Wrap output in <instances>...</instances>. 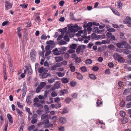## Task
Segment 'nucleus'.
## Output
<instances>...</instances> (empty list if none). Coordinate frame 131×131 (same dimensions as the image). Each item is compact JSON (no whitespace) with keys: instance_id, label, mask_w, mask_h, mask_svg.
<instances>
[{"instance_id":"nucleus-10","label":"nucleus","mask_w":131,"mask_h":131,"mask_svg":"<svg viewBox=\"0 0 131 131\" xmlns=\"http://www.w3.org/2000/svg\"><path fill=\"white\" fill-rule=\"evenodd\" d=\"M69 29L71 30L70 31L71 32H75L78 30V29L75 28L74 26H71L69 27Z\"/></svg>"},{"instance_id":"nucleus-3","label":"nucleus","mask_w":131,"mask_h":131,"mask_svg":"<svg viewBox=\"0 0 131 131\" xmlns=\"http://www.w3.org/2000/svg\"><path fill=\"white\" fill-rule=\"evenodd\" d=\"M114 55L116 57L118 58L117 60L118 62L120 63H123L125 62V59L122 57H120V55L119 54L115 53Z\"/></svg>"},{"instance_id":"nucleus-64","label":"nucleus","mask_w":131,"mask_h":131,"mask_svg":"<svg viewBox=\"0 0 131 131\" xmlns=\"http://www.w3.org/2000/svg\"><path fill=\"white\" fill-rule=\"evenodd\" d=\"M50 46L49 45H47L45 48V50L46 51L49 50L50 49Z\"/></svg>"},{"instance_id":"nucleus-33","label":"nucleus","mask_w":131,"mask_h":131,"mask_svg":"<svg viewBox=\"0 0 131 131\" xmlns=\"http://www.w3.org/2000/svg\"><path fill=\"white\" fill-rule=\"evenodd\" d=\"M16 111L17 113L18 114H19V116H22V112L20 111V110L18 109V108H17L16 109Z\"/></svg>"},{"instance_id":"nucleus-48","label":"nucleus","mask_w":131,"mask_h":131,"mask_svg":"<svg viewBox=\"0 0 131 131\" xmlns=\"http://www.w3.org/2000/svg\"><path fill=\"white\" fill-rule=\"evenodd\" d=\"M115 29L113 28H111L108 29L107 30L108 31L110 32H114L115 31Z\"/></svg>"},{"instance_id":"nucleus-31","label":"nucleus","mask_w":131,"mask_h":131,"mask_svg":"<svg viewBox=\"0 0 131 131\" xmlns=\"http://www.w3.org/2000/svg\"><path fill=\"white\" fill-rule=\"evenodd\" d=\"M55 79L53 78H51L48 80V82L49 83H52L54 82L55 81Z\"/></svg>"},{"instance_id":"nucleus-11","label":"nucleus","mask_w":131,"mask_h":131,"mask_svg":"<svg viewBox=\"0 0 131 131\" xmlns=\"http://www.w3.org/2000/svg\"><path fill=\"white\" fill-rule=\"evenodd\" d=\"M82 47L83 48H84L85 46H80L78 47L76 50L77 52L78 53H80Z\"/></svg>"},{"instance_id":"nucleus-35","label":"nucleus","mask_w":131,"mask_h":131,"mask_svg":"<svg viewBox=\"0 0 131 131\" xmlns=\"http://www.w3.org/2000/svg\"><path fill=\"white\" fill-rule=\"evenodd\" d=\"M49 76V74L47 73H45L43 74L42 76V78H45Z\"/></svg>"},{"instance_id":"nucleus-36","label":"nucleus","mask_w":131,"mask_h":131,"mask_svg":"<svg viewBox=\"0 0 131 131\" xmlns=\"http://www.w3.org/2000/svg\"><path fill=\"white\" fill-rule=\"evenodd\" d=\"M47 37V36H46L44 34H43L41 37L40 38L41 40H46Z\"/></svg>"},{"instance_id":"nucleus-37","label":"nucleus","mask_w":131,"mask_h":131,"mask_svg":"<svg viewBox=\"0 0 131 131\" xmlns=\"http://www.w3.org/2000/svg\"><path fill=\"white\" fill-rule=\"evenodd\" d=\"M17 104L19 108H22L23 107V105H21V103L20 102H17Z\"/></svg>"},{"instance_id":"nucleus-20","label":"nucleus","mask_w":131,"mask_h":131,"mask_svg":"<svg viewBox=\"0 0 131 131\" xmlns=\"http://www.w3.org/2000/svg\"><path fill=\"white\" fill-rule=\"evenodd\" d=\"M123 52L126 54H127L131 53V51L126 49H123Z\"/></svg>"},{"instance_id":"nucleus-56","label":"nucleus","mask_w":131,"mask_h":131,"mask_svg":"<svg viewBox=\"0 0 131 131\" xmlns=\"http://www.w3.org/2000/svg\"><path fill=\"white\" fill-rule=\"evenodd\" d=\"M61 107L60 103H58L57 104H56V108H60Z\"/></svg>"},{"instance_id":"nucleus-44","label":"nucleus","mask_w":131,"mask_h":131,"mask_svg":"<svg viewBox=\"0 0 131 131\" xmlns=\"http://www.w3.org/2000/svg\"><path fill=\"white\" fill-rule=\"evenodd\" d=\"M81 69L82 71L84 72H85L87 71L86 68L84 66L81 68Z\"/></svg>"},{"instance_id":"nucleus-14","label":"nucleus","mask_w":131,"mask_h":131,"mask_svg":"<svg viewBox=\"0 0 131 131\" xmlns=\"http://www.w3.org/2000/svg\"><path fill=\"white\" fill-rule=\"evenodd\" d=\"M118 8L119 9H121L123 6V3L121 1H119L117 2Z\"/></svg>"},{"instance_id":"nucleus-58","label":"nucleus","mask_w":131,"mask_h":131,"mask_svg":"<svg viewBox=\"0 0 131 131\" xmlns=\"http://www.w3.org/2000/svg\"><path fill=\"white\" fill-rule=\"evenodd\" d=\"M106 36L109 38H110L111 37L112 35V34L111 32H107V33Z\"/></svg>"},{"instance_id":"nucleus-34","label":"nucleus","mask_w":131,"mask_h":131,"mask_svg":"<svg viewBox=\"0 0 131 131\" xmlns=\"http://www.w3.org/2000/svg\"><path fill=\"white\" fill-rule=\"evenodd\" d=\"M112 10L113 13L117 15L119 14V13L116 10L113 9H112Z\"/></svg>"},{"instance_id":"nucleus-2","label":"nucleus","mask_w":131,"mask_h":131,"mask_svg":"<svg viewBox=\"0 0 131 131\" xmlns=\"http://www.w3.org/2000/svg\"><path fill=\"white\" fill-rule=\"evenodd\" d=\"M36 52L35 50L32 49L30 52V57L32 61H34L35 60L36 56Z\"/></svg>"},{"instance_id":"nucleus-13","label":"nucleus","mask_w":131,"mask_h":131,"mask_svg":"<svg viewBox=\"0 0 131 131\" xmlns=\"http://www.w3.org/2000/svg\"><path fill=\"white\" fill-rule=\"evenodd\" d=\"M60 122L61 123L64 124L66 121V119L64 117H60L59 119Z\"/></svg>"},{"instance_id":"nucleus-29","label":"nucleus","mask_w":131,"mask_h":131,"mask_svg":"<svg viewBox=\"0 0 131 131\" xmlns=\"http://www.w3.org/2000/svg\"><path fill=\"white\" fill-rule=\"evenodd\" d=\"M67 44V42L64 40H61L59 42V44L60 45H66Z\"/></svg>"},{"instance_id":"nucleus-24","label":"nucleus","mask_w":131,"mask_h":131,"mask_svg":"<svg viewBox=\"0 0 131 131\" xmlns=\"http://www.w3.org/2000/svg\"><path fill=\"white\" fill-rule=\"evenodd\" d=\"M89 77L91 79H95L96 77V76L93 74H90L89 75Z\"/></svg>"},{"instance_id":"nucleus-27","label":"nucleus","mask_w":131,"mask_h":131,"mask_svg":"<svg viewBox=\"0 0 131 131\" xmlns=\"http://www.w3.org/2000/svg\"><path fill=\"white\" fill-rule=\"evenodd\" d=\"M108 47L110 50H113L115 49L114 46L112 45H108Z\"/></svg>"},{"instance_id":"nucleus-47","label":"nucleus","mask_w":131,"mask_h":131,"mask_svg":"<svg viewBox=\"0 0 131 131\" xmlns=\"http://www.w3.org/2000/svg\"><path fill=\"white\" fill-rule=\"evenodd\" d=\"M9 23L8 21H5L2 24V25L3 26H4Z\"/></svg>"},{"instance_id":"nucleus-63","label":"nucleus","mask_w":131,"mask_h":131,"mask_svg":"<svg viewBox=\"0 0 131 131\" xmlns=\"http://www.w3.org/2000/svg\"><path fill=\"white\" fill-rule=\"evenodd\" d=\"M44 121H45V122H44V124L45 125H46L49 124V121L48 119H46V120H44Z\"/></svg>"},{"instance_id":"nucleus-46","label":"nucleus","mask_w":131,"mask_h":131,"mask_svg":"<svg viewBox=\"0 0 131 131\" xmlns=\"http://www.w3.org/2000/svg\"><path fill=\"white\" fill-rule=\"evenodd\" d=\"M45 110L46 111H48L49 110V108L47 105H45L44 106Z\"/></svg>"},{"instance_id":"nucleus-49","label":"nucleus","mask_w":131,"mask_h":131,"mask_svg":"<svg viewBox=\"0 0 131 131\" xmlns=\"http://www.w3.org/2000/svg\"><path fill=\"white\" fill-rule=\"evenodd\" d=\"M54 42V41L52 40H49L47 41L46 43L49 45H52Z\"/></svg>"},{"instance_id":"nucleus-45","label":"nucleus","mask_w":131,"mask_h":131,"mask_svg":"<svg viewBox=\"0 0 131 131\" xmlns=\"http://www.w3.org/2000/svg\"><path fill=\"white\" fill-rule=\"evenodd\" d=\"M51 95L52 97H55L57 96V94L56 93L55 91H53L51 94Z\"/></svg>"},{"instance_id":"nucleus-22","label":"nucleus","mask_w":131,"mask_h":131,"mask_svg":"<svg viewBox=\"0 0 131 131\" xmlns=\"http://www.w3.org/2000/svg\"><path fill=\"white\" fill-rule=\"evenodd\" d=\"M34 105L36 107H37L40 108H41L43 107V105L41 104H39V103H35L34 104Z\"/></svg>"},{"instance_id":"nucleus-28","label":"nucleus","mask_w":131,"mask_h":131,"mask_svg":"<svg viewBox=\"0 0 131 131\" xmlns=\"http://www.w3.org/2000/svg\"><path fill=\"white\" fill-rule=\"evenodd\" d=\"M35 20L37 22L39 23L40 22L41 20L39 16H37L36 18L35 19Z\"/></svg>"},{"instance_id":"nucleus-6","label":"nucleus","mask_w":131,"mask_h":131,"mask_svg":"<svg viewBox=\"0 0 131 131\" xmlns=\"http://www.w3.org/2000/svg\"><path fill=\"white\" fill-rule=\"evenodd\" d=\"M49 118H51L50 116L47 114H43L41 115V120L46 119H49Z\"/></svg>"},{"instance_id":"nucleus-43","label":"nucleus","mask_w":131,"mask_h":131,"mask_svg":"<svg viewBox=\"0 0 131 131\" xmlns=\"http://www.w3.org/2000/svg\"><path fill=\"white\" fill-rule=\"evenodd\" d=\"M64 39L66 41L68 42L69 41V37L67 35H65L64 37Z\"/></svg>"},{"instance_id":"nucleus-26","label":"nucleus","mask_w":131,"mask_h":131,"mask_svg":"<svg viewBox=\"0 0 131 131\" xmlns=\"http://www.w3.org/2000/svg\"><path fill=\"white\" fill-rule=\"evenodd\" d=\"M119 114L120 115L123 117L125 116L126 113L125 112L123 111H120Z\"/></svg>"},{"instance_id":"nucleus-54","label":"nucleus","mask_w":131,"mask_h":131,"mask_svg":"<svg viewBox=\"0 0 131 131\" xmlns=\"http://www.w3.org/2000/svg\"><path fill=\"white\" fill-rule=\"evenodd\" d=\"M108 66L110 68H112L114 66V64L112 62H110L108 64Z\"/></svg>"},{"instance_id":"nucleus-39","label":"nucleus","mask_w":131,"mask_h":131,"mask_svg":"<svg viewBox=\"0 0 131 131\" xmlns=\"http://www.w3.org/2000/svg\"><path fill=\"white\" fill-rule=\"evenodd\" d=\"M35 127L34 125H32L29 126L28 128V129L30 131L33 130L34 128Z\"/></svg>"},{"instance_id":"nucleus-55","label":"nucleus","mask_w":131,"mask_h":131,"mask_svg":"<svg viewBox=\"0 0 131 131\" xmlns=\"http://www.w3.org/2000/svg\"><path fill=\"white\" fill-rule=\"evenodd\" d=\"M51 52V50H48L47 51L46 53L45 54V56L46 57L47 56L49 55Z\"/></svg>"},{"instance_id":"nucleus-7","label":"nucleus","mask_w":131,"mask_h":131,"mask_svg":"<svg viewBox=\"0 0 131 131\" xmlns=\"http://www.w3.org/2000/svg\"><path fill=\"white\" fill-rule=\"evenodd\" d=\"M131 22V18L127 16L125 19L124 20V23L125 24H129Z\"/></svg>"},{"instance_id":"nucleus-1","label":"nucleus","mask_w":131,"mask_h":131,"mask_svg":"<svg viewBox=\"0 0 131 131\" xmlns=\"http://www.w3.org/2000/svg\"><path fill=\"white\" fill-rule=\"evenodd\" d=\"M46 83L44 82H41L36 89V92L37 93L39 92L41 89L46 85Z\"/></svg>"},{"instance_id":"nucleus-15","label":"nucleus","mask_w":131,"mask_h":131,"mask_svg":"<svg viewBox=\"0 0 131 131\" xmlns=\"http://www.w3.org/2000/svg\"><path fill=\"white\" fill-rule=\"evenodd\" d=\"M55 60L57 62H59L63 60V58L60 56H58L55 57Z\"/></svg>"},{"instance_id":"nucleus-21","label":"nucleus","mask_w":131,"mask_h":131,"mask_svg":"<svg viewBox=\"0 0 131 131\" xmlns=\"http://www.w3.org/2000/svg\"><path fill=\"white\" fill-rule=\"evenodd\" d=\"M7 116L9 122L11 123H12L13 122V119L11 115L10 114H8L7 115Z\"/></svg>"},{"instance_id":"nucleus-57","label":"nucleus","mask_w":131,"mask_h":131,"mask_svg":"<svg viewBox=\"0 0 131 131\" xmlns=\"http://www.w3.org/2000/svg\"><path fill=\"white\" fill-rule=\"evenodd\" d=\"M48 93V92L47 91H45L44 92V95L43 96L45 99L47 97V94Z\"/></svg>"},{"instance_id":"nucleus-62","label":"nucleus","mask_w":131,"mask_h":131,"mask_svg":"<svg viewBox=\"0 0 131 131\" xmlns=\"http://www.w3.org/2000/svg\"><path fill=\"white\" fill-rule=\"evenodd\" d=\"M32 73V71L31 68L28 69V73L29 74H31Z\"/></svg>"},{"instance_id":"nucleus-4","label":"nucleus","mask_w":131,"mask_h":131,"mask_svg":"<svg viewBox=\"0 0 131 131\" xmlns=\"http://www.w3.org/2000/svg\"><path fill=\"white\" fill-rule=\"evenodd\" d=\"M5 7L6 8V10H8L12 8L13 4L12 3H10L7 1H6L5 2Z\"/></svg>"},{"instance_id":"nucleus-16","label":"nucleus","mask_w":131,"mask_h":131,"mask_svg":"<svg viewBox=\"0 0 131 131\" xmlns=\"http://www.w3.org/2000/svg\"><path fill=\"white\" fill-rule=\"evenodd\" d=\"M61 81L64 83H68L69 81V80L67 78H63L61 79Z\"/></svg>"},{"instance_id":"nucleus-32","label":"nucleus","mask_w":131,"mask_h":131,"mask_svg":"<svg viewBox=\"0 0 131 131\" xmlns=\"http://www.w3.org/2000/svg\"><path fill=\"white\" fill-rule=\"evenodd\" d=\"M60 85V83L58 81L57 82L54 84V86L57 89L59 87Z\"/></svg>"},{"instance_id":"nucleus-8","label":"nucleus","mask_w":131,"mask_h":131,"mask_svg":"<svg viewBox=\"0 0 131 131\" xmlns=\"http://www.w3.org/2000/svg\"><path fill=\"white\" fill-rule=\"evenodd\" d=\"M69 67L70 68L71 71L72 72H74L75 70V67L74 66L73 64L71 63L69 65Z\"/></svg>"},{"instance_id":"nucleus-30","label":"nucleus","mask_w":131,"mask_h":131,"mask_svg":"<svg viewBox=\"0 0 131 131\" xmlns=\"http://www.w3.org/2000/svg\"><path fill=\"white\" fill-rule=\"evenodd\" d=\"M77 45L76 44H72L70 45V48L73 49H75L77 47Z\"/></svg>"},{"instance_id":"nucleus-5","label":"nucleus","mask_w":131,"mask_h":131,"mask_svg":"<svg viewBox=\"0 0 131 131\" xmlns=\"http://www.w3.org/2000/svg\"><path fill=\"white\" fill-rule=\"evenodd\" d=\"M12 61L11 59H8V64H9V67L10 69V71L12 72H13L14 69L13 68V66L12 64Z\"/></svg>"},{"instance_id":"nucleus-23","label":"nucleus","mask_w":131,"mask_h":131,"mask_svg":"<svg viewBox=\"0 0 131 131\" xmlns=\"http://www.w3.org/2000/svg\"><path fill=\"white\" fill-rule=\"evenodd\" d=\"M65 73L59 72H58L57 73V74L59 77H62L64 75Z\"/></svg>"},{"instance_id":"nucleus-53","label":"nucleus","mask_w":131,"mask_h":131,"mask_svg":"<svg viewBox=\"0 0 131 131\" xmlns=\"http://www.w3.org/2000/svg\"><path fill=\"white\" fill-rule=\"evenodd\" d=\"M28 5V4H21L20 5V6H21L22 8H27Z\"/></svg>"},{"instance_id":"nucleus-18","label":"nucleus","mask_w":131,"mask_h":131,"mask_svg":"<svg viewBox=\"0 0 131 131\" xmlns=\"http://www.w3.org/2000/svg\"><path fill=\"white\" fill-rule=\"evenodd\" d=\"M76 73L77 74V77L78 79L79 80H82L83 78V76L80 73L77 72H76Z\"/></svg>"},{"instance_id":"nucleus-61","label":"nucleus","mask_w":131,"mask_h":131,"mask_svg":"<svg viewBox=\"0 0 131 131\" xmlns=\"http://www.w3.org/2000/svg\"><path fill=\"white\" fill-rule=\"evenodd\" d=\"M70 84L73 87L76 85V83L75 82H72L70 83Z\"/></svg>"},{"instance_id":"nucleus-9","label":"nucleus","mask_w":131,"mask_h":131,"mask_svg":"<svg viewBox=\"0 0 131 131\" xmlns=\"http://www.w3.org/2000/svg\"><path fill=\"white\" fill-rule=\"evenodd\" d=\"M6 66H4L3 68V73H4V78L5 80H6L7 78V77L6 75Z\"/></svg>"},{"instance_id":"nucleus-51","label":"nucleus","mask_w":131,"mask_h":131,"mask_svg":"<svg viewBox=\"0 0 131 131\" xmlns=\"http://www.w3.org/2000/svg\"><path fill=\"white\" fill-rule=\"evenodd\" d=\"M63 37V35L62 34L60 35L57 38V40L58 41L61 39Z\"/></svg>"},{"instance_id":"nucleus-38","label":"nucleus","mask_w":131,"mask_h":131,"mask_svg":"<svg viewBox=\"0 0 131 131\" xmlns=\"http://www.w3.org/2000/svg\"><path fill=\"white\" fill-rule=\"evenodd\" d=\"M83 32V30H81L79 31L78 33L76 34V35L77 36H81V34H82Z\"/></svg>"},{"instance_id":"nucleus-59","label":"nucleus","mask_w":131,"mask_h":131,"mask_svg":"<svg viewBox=\"0 0 131 131\" xmlns=\"http://www.w3.org/2000/svg\"><path fill=\"white\" fill-rule=\"evenodd\" d=\"M61 53V52L59 51H58L54 52L53 54L55 55H60Z\"/></svg>"},{"instance_id":"nucleus-17","label":"nucleus","mask_w":131,"mask_h":131,"mask_svg":"<svg viewBox=\"0 0 131 131\" xmlns=\"http://www.w3.org/2000/svg\"><path fill=\"white\" fill-rule=\"evenodd\" d=\"M68 92V91L67 89H63L61 90L60 92V94L62 95H63L65 94H66Z\"/></svg>"},{"instance_id":"nucleus-60","label":"nucleus","mask_w":131,"mask_h":131,"mask_svg":"<svg viewBox=\"0 0 131 131\" xmlns=\"http://www.w3.org/2000/svg\"><path fill=\"white\" fill-rule=\"evenodd\" d=\"M37 122V120L36 119L34 118L31 120V123L33 124H34L36 123Z\"/></svg>"},{"instance_id":"nucleus-12","label":"nucleus","mask_w":131,"mask_h":131,"mask_svg":"<svg viewBox=\"0 0 131 131\" xmlns=\"http://www.w3.org/2000/svg\"><path fill=\"white\" fill-rule=\"evenodd\" d=\"M26 101L27 104L29 105H30L31 103V99L30 96L28 95L27 96L26 99Z\"/></svg>"},{"instance_id":"nucleus-40","label":"nucleus","mask_w":131,"mask_h":131,"mask_svg":"<svg viewBox=\"0 0 131 131\" xmlns=\"http://www.w3.org/2000/svg\"><path fill=\"white\" fill-rule=\"evenodd\" d=\"M60 101V99L59 97H57L54 98V102H55L59 103Z\"/></svg>"},{"instance_id":"nucleus-42","label":"nucleus","mask_w":131,"mask_h":131,"mask_svg":"<svg viewBox=\"0 0 131 131\" xmlns=\"http://www.w3.org/2000/svg\"><path fill=\"white\" fill-rule=\"evenodd\" d=\"M57 67L55 64L52 66L51 68V70H55L57 69Z\"/></svg>"},{"instance_id":"nucleus-25","label":"nucleus","mask_w":131,"mask_h":131,"mask_svg":"<svg viewBox=\"0 0 131 131\" xmlns=\"http://www.w3.org/2000/svg\"><path fill=\"white\" fill-rule=\"evenodd\" d=\"M85 63L87 64H91L92 63V60L90 59L86 60L85 61Z\"/></svg>"},{"instance_id":"nucleus-50","label":"nucleus","mask_w":131,"mask_h":131,"mask_svg":"<svg viewBox=\"0 0 131 131\" xmlns=\"http://www.w3.org/2000/svg\"><path fill=\"white\" fill-rule=\"evenodd\" d=\"M38 69V72L39 73H41L43 71V68L42 67H41L40 68H39V69Z\"/></svg>"},{"instance_id":"nucleus-52","label":"nucleus","mask_w":131,"mask_h":131,"mask_svg":"<svg viewBox=\"0 0 131 131\" xmlns=\"http://www.w3.org/2000/svg\"><path fill=\"white\" fill-rule=\"evenodd\" d=\"M92 70L94 71H96L98 70V67L97 66L93 67L92 68Z\"/></svg>"},{"instance_id":"nucleus-19","label":"nucleus","mask_w":131,"mask_h":131,"mask_svg":"<svg viewBox=\"0 0 131 131\" xmlns=\"http://www.w3.org/2000/svg\"><path fill=\"white\" fill-rule=\"evenodd\" d=\"M75 59L76 61L75 62L76 63H80L81 62V59L78 57H75Z\"/></svg>"},{"instance_id":"nucleus-41","label":"nucleus","mask_w":131,"mask_h":131,"mask_svg":"<svg viewBox=\"0 0 131 131\" xmlns=\"http://www.w3.org/2000/svg\"><path fill=\"white\" fill-rule=\"evenodd\" d=\"M71 101V99L69 97H67L65 99L66 102L67 103H69Z\"/></svg>"}]
</instances>
